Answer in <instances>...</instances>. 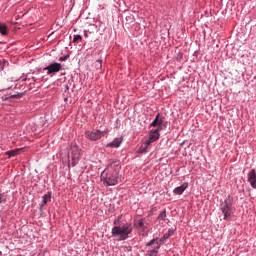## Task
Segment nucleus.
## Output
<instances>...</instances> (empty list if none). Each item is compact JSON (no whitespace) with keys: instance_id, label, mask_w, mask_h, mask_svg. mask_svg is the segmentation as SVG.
Segmentation results:
<instances>
[{"instance_id":"obj_16","label":"nucleus","mask_w":256,"mask_h":256,"mask_svg":"<svg viewBox=\"0 0 256 256\" xmlns=\"http://www.w3.org/2000/svg\"><path fill=\"white\" fill-rule=\"evenodd\" d=\"M147 149H149V146H147L146 144H142L138 150V153H147Z\"/></svg>"},{"instance_id":"obj_10","label":"nucleus","mask_w":256,"mask_h":256,"mask_svg":"<svg viewBox=\"0 0 256 256\" xmlns=\"http://www.w3.org/2000/svg\"><path fill=\"white\" fill-rule=\"evenodd\" d=\"M121 169V162L119 160H114L112 161L107 168L105 169V171L108 172H115L117 171L119 173V170Z\"/></svg>"},{"instance_id":"obj_19","label":"nucleus","mask_w":256,"mask_h":256,"mask_svg":"<svg viewBox=\"0 0 256 256\" xmlns=\"http://www.w3.org/2000/svg\"><path fill=\"white\" fill-rule=\"evenodd\" d=\"M95 67H96V69H101V67H103V61L102 60H96Z\"/></svg>"},{"instance_id":"obj_17","label":"nucleus","mask_w":256,"mask_h":256,"mask_svg":"<svg viewBox=\"0 0 256 256\" xmlns=\"http://www.w3.org/2000/svg\"><path fill=\"white\" fill-rule=\"evenodd\" d=\"M165 217H167V211L164 210L162 211L159 215L157 219H161L162 221H165Z\"/></svg>"},{"instance_id":"obj_20","label":"nucleus","mask_w":256,"mask_h":256,"mask_svg":"<svg viewBox=\"0 0 256 256\" xmlns=\"http://www.w3.org/2000/svg\"><path fill=\"white\" fill-rule=\"evenodd\" d=\"M83 39V37H81V35H75L73 38V43H79V41H81Z\"/></svg>"},{"instance_id":"obj_22","label":"nucleus","mask_w":256,"mask_h":256,"mask_svg":"<svg viewBox=\"0 0 256 256\" xmlns=\"http://www.w3.org/2000/svg\"><path fill=\"white\" fill-rule=\"evenodd\" d=\"M7 155H9V157H15V155H17V150H12L7 152Z\"/></svg>"},{"instance_id":"obj_11","label":"nucleus","mask_w":256,"mask_h":256,"mask_svg":"<svg viewBox=\"0 0 256 256\" xmlns=\"http://www.w3.org/2000/svg\"><path fill=\"white\" fill-rule=\"evenodd\" d=\"M248 183L250 184V187H252V189H256V170L255 169H252L248 173Z\"/></svg>"},{"instance_id":"obj_12","label":"nucleus","mask_w":256,"mask_h":256,"mask_svg":"<svg viewBox=\"0 0 256 256\" xmlns=\"http://www.w3.org/2000/svg\"><path fill=\"white\" fill-rule=\"evenodd\" d=\"M187 187H189V184L188 183H184L181 186L176 187L173 190V193L175 195H183V193H185V190L187 189Z\"/></svg>"},{"instance_id":"obj_2","label":"nucleus","mask_w":256,"mask_h":256,"mask_svg":"<svg viewBox=\"0 0 256 256\" xmlns=\"http://www.w3.org/2000/svg\"><path fill=\"white\" fill-rule=\"evenodd\" d=\"M132 233H133V226L131 224L114 226L112 228V237H118V241H125L129 239V235H131Z\"/></svg>"},{"instance_id":"obj_15","label":"nucleus","mask_w":256,"mask_h":256,"mask_svg":"<svg viewBox=\"0 0 256 256\" xmlns=\"http://www.w3.org/2000/svg\"><path fill=\"white\" fill-rule=\"evenodd\" d=\"M0 33L1 35H7V25L0 24Z\"/></svg>"},{"instance_id":"obj_25","label":"nucleus","mask_w":256,"mask_h":256,"mask_svg":"<svg viewBox=\"0 0 256 256\" xmlns=\"http://www.w3.org/2000/svg\"><path fill=\"white\" fill-rule=\"evenodd\" d=\"M1 255H3V252H2V251H0V256H1Z\"/></svg>"},{"instance_id":"obj_9","label":"nucleus","mask_w":256,"mask_h":256,"mask_svg":"<svg viewBox=\"0 0 256 256\" xmlns=\"http://www.w3.org/2000/svg\"><path fill=\"white\" fill-rule=\"evenodd\" d=\"M220 209L224 215L225 220H227V219H229V217H231V214L233 213V211L231 210V204H229V202L224 201L220 205Z\"/></svg>"},{"instance_id":"obj_24","label":"nucleus","mask_w":256,"mask_h":256,"mask_svg":"<svg viewBox=\"0 0 256 256\" xmlns=\"http://www.w3.org/2000/svg\"><path fill=\"white\" fill-rule=\"evenodd\" d=\"M151 143H154L153 141H151V139L149 138L148 140L145 141L144 144L147 145V147H149V145H151Z\"/></svg>"},{"instance_id":"obj_5","label":"nucleus","mask_w":256,"mask_h":256,"mask_svg":"<svg viewBox=\"0 0 256 256\" xmlns=\"http://www.w3.org/2000/svg\"><path fill=\"white\" fill-rule=\"evenodd\" d=\"M63 69V65H61V63L58 62H53L51 64H49L48 66H46L44 68V71H47V75H55L56 73H59V71H62Z\"/></svg>"},{"instance_id":"obj_4","label":"nucleus","mask_w":256,"mask_h":256,"mask_svg":"<svg viewBox=\"0 0 256 256\" xmlns=\"http://www.w3.org/2000/svg\"><path fill=\"white\" fill-rule=\"evenodd\" d=\"M107 135V130L101 131V130H93V131H86L85 137L86 139H89V141H99L102 137H105Z\"/></svg>"},{"instance_id":"obj_6","label":"nucleus","mask_w":256,"mask_h":256,"mask_svg":"<svg viewBox=\"0 0 256 256\" xmlns=\"http://www.w3.org/2000/svg\"><path fill=\"white\" fill-rule=\"evenodd\" d=\"M146 247H152V249L148 251L149 256H157V254L159 253V249H161V244H159V241L157 239H152L146 244Z\"/></svg>"},{"instance_id":"obj_13","label":"nucleus","mask_w":256,"mask_h":256,"mask_svg":"<svg viewBox=\"0 0 256 256\" xmlns=\"http://www.w3.org/2000/svg\"><path fill=\"white\" fill-rule=\"evenodd\" d=\"M122 142L123 140L121 138H115L112 142L107 144V147H113V148L121 147Z\"/></svg>"},{"instance_id":"obj_18","label":"nucleus","mask_w":256,"mask_h":256,"mask_svg":"<svg viewBox=\"0 0 256 256\" xmlns=\"http://www.w3.org/2000/svg\"><path fill=\"white\" fill-rule=\"evenodd\" d=\"M0 203H7V194L5 193L0 194Z\"/></svg>"},{"instance_id":"obj_14","label":"nucleus","mask_w":256,"mask_h":256,"mask_svg":"<svg viewBox=\"0 0 256 256\" xmlns=\"http://www.w3.org/2000/svg\"><path fill=\"white\" fill-rule=\"evenodd\" d=\"M51 201V192H48L42 197V202L40 204V207H45L46 204H48Z\"/></svg>"},{"instance_id":"obj_1","label":"nucleus","mask_w":256,"mask_h":256,"mask_svg":"<svg viewBox=\"0 0 256 256\" xmlns=\"http://www.w3.org/2000/svg\"><path fill=\"white\" fill-rule=\"evenodd\" d=\"M150 127H157L156 129L150 131V136H149L151 141L155 143V141H157V139H159L161 135L159 134V131H163V129H167V121H165V118H160L159 114H157L153 122L150 124Z\"/></svg>"},{"instance_id":"obj_26","label":"nucleus","mask_w":256,"mask_h":256,"mask_svg":"<svg viewBox=\"0 0 256 256\" xmlns=\"http://www.w3.org/2000/svg\"><path fill=\"white\" fill-rule=\"evenodd\" d=\"M85 37H88L87 33H85Z\"/></svg>"},{"instance_id":"obj_7","label":"nucleus","mask_w":256,"mask_h":256,"mask_svg":"<svg viewBox=\"0 0 256 256\" xmlns=\"http://www.w3.org/2000/svg\"><path fill=\"white\" fill-rule=\"evenodd\" d=\"M71 151L72 165L75 167L79 163V159H81V149H79V146L73 145L71 146Z\"/></svg>"},{"instance_id":"obj_8","label":"nucleus","mask_w":256,"mask_h":256,"mask_svg":"<svg viewBox=\"0 0 256 256\" xmlns=\"http://www.w3.org/2000/svg\"><path fill=\"white\" fill-rule=\"evenodd\" d=\"M135 227L136 229H138V231L142 233L143 237L147 236V234L149 233V228L147 227V225H145V218L138 220L135 223Z\"/></svg>"},{"instance_id":"obj_23","label":"nucleus","mask_w":256,"mask_h":256,"mask_svg":"<svg viewBox=\"0 0 256 256\" xmlns=\"http://www.w3.org/2000/svg\"><path fill=\"white\" fill-rule=\"evenodd\" d=\"M69 59V55L63 56L59 58V61H67Z\"/></svg>"},{"instance_id":"obj_21","label":"nucleus","mask_w":256,"mask_h":256,"mask_svg":"<svg viewBox=\"0 0 256 256\" xmlns=\"http://www.w3.org/2000/svg\"><path fill=\"white\" fill-rule=\"evenodd\" d=\"M173 233H174L173 230H169L166 234H164V239H169L171 235H173Z\"/></svg>"},{"instance_id":"obj_3","label":"nucleus","mask_w":256,"mask_h":256,"mask_svg":"<svg viewBox=\"0 0 256 256\" xmlns=\"http://www.w3.org/2000/svg\"><path fill=\"white\" fill-rule=\"evenodd\" d=\"M102 181L106 183L109 186L118 185V183H121V175L117 170L113 171H103L101 174Z\"/></svg>"}]
</instances>
